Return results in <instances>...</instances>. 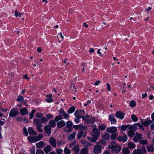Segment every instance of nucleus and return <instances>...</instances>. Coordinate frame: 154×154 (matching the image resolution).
Returning a JSON list of instances; mask_svg holds the SVG:
<instances>
[{"mask_svg":"<svg viewBox=\"0 0 154 154\" xmlns=\"http://www.w3.org/2000/svg\"><path fill=\"white\" fill-rule=\"evenodd\" d=\"M59 115L56 116L55 118V120L56 122H57L62 119H67L69 118V115L66 113L63 109H61L60 110L59 112Z\"/></svg>","mask_w":154,"mask_h":154,"instance_id":"obj_1","label":"nucleus"},{"mask_svg":"<svg viewBox=\"0 0 154 154\" xmlns=\"http://www.w3.org/2000/svg\"><path fill=\"white\" fill-rule=\"evenodd\" d=\"M108 148L110 149L112 151L116 153L119 152L122 149L121 147L118 145L115 141L111 142L108 146Z\"/></svg>","mask_w":154,"mask_h":154,"instance_id":"obj_2","label":"nucleus"},{"mask_svg":"<svg viewBox=\"0 0 154 154\" xmlns=\"http://www.w3.org/2000/svg\"><path fill=\"white\" fill-rule=\"evenodd\" d=\"M85 112L83 110L80 109L77 110L74 113V115L75 117H78L79 118H82L83 120H88V118L89 117V116H85Z\"/></svg>","mask_w":154,"mask_h":154,"instance_id":"obj_3","label":"nucleus"},{"mask_svg":"<svg viewBox=\"0 0 154 154\" xmlns=\"http://www.w3.org/2000/svg\"><path fill=\"white\" fill-rule=\"evenodd\" d=\"M146 152V148L143 146L141 149H135L133 151L132 154H145Z\"/></svg>","mask_w":154,"mask_h":154,"instance_id":"obj_4","label":"nucleus"},{"mask_svg":"<svg viewBox=\"0 0 154 154\" xmlns=\"http://www.w3.org/2000/svg\"><path fill=\"white\" fill-rule=\"evenodd\" d=\"M153 122V120L149 119L148 118L146 120L140 119V122L144 127H146Z\"/></svg>","mask_w":154,"mask_h":154,"instance_id":"obj_5","label":"nucleus"},{"mask_svg":"<svg viewBox=\"0 0 154 154\" xmlns=\"http://www.w3.org/2000/svg\"><path fill=\"white\" fill-rule=\"evenodd\" d=\"M143 139V135L142 134L136 132L133 138V140L135 142H137Z\"/></svg>","mask_w":154,"mask_h":154,"instance_id":"obj_6","label":"nucleus"},{"mask_svg":"<svg viewBox=\"0 0 154 154\" xmlns=\"http://www.w3.org/2000/svg\"><path fill=\"white\" fill-rule=\"evenodd\" d=\"M102 146L99 144L95 145L94 149L93 150V152L94 154H98L101 151Z\"/></svg>","mask_w":154,"mask_h":154,"instance_id":"obj_7","label":"nucleus"},{"mask_svg":"<svg viewBox=\"0 0 154 154\" xmlns=\"http://www.w3.org/2000/svg\"><path fill=\"white\" fill-rule=\"evenodd\" d=\"M19 114L17 109L15 108L12 109L9 113V116L11 117H14Z\"/></svg>","mask_w":154,"mask_h":154,"instance_id":"obj_8","label":"nucleus"},{"mask_svg":"<svg viewBox=\"0 0 154 154\" xmlns=\"http://www.w3.org/2000/svg\"><path fill=\"white\" fill-rule=\"evenodd\" d=\"M48 142L54 148L56 147V140L54 137H51L49 140Z\"/></svg>","mask_w":154,"mask_h":154,"instance_id":"obj_9","label":"nucleus"},{"mask_svg":"<svg viewBox=\"0 0 154 154\" xmlns=\"http://www.w3.org/2000/svg\"><path fill=\"white\" fill-rule=\"evenodd\" d=\"M73 127L74 128L75 130L79 129L81 130H84L86 131L87 130V128L86 126L80 125H73Z\"/></svg>","mask_w":154,"mask_h":154,"instance_id":"obj_10","label":"nucleus"},{"mask_svg":"<svg viewBox=\"0 0 154 154\" xmlns=\"http://www.w3.org/2000/svg\"><path fill=\"white\" fill-rule=\"evenodd\" d=\"M115 115L117 118L121 119H123L125 116V114L120 111L117 112Z\"/></svg>","mask_w":154,"mask_h":154,"instance_id":"obj_11","label":"nucleus"},{"mask_svg":"<svg viewBox=\"0 0 154 154\" xmlns=\"http://www.w3.org/2000/svg\"><path fill=\"white\" fill-rule=\"evenodd\" d=\"M117 128L115 127H109L106 130L107 132L112 134L116 132L117 131Z\"/></svg>","mask_w":154,"mask_h":154,"instance_id":"obj_12","label":"nucleus"},{"mask_svg":"<svg viewBox=\"0 0 154 154\" xmlns=\"http://www.w3.org/2000/svg\"><path fill=\"white\" fill-rule=\"evenodd\" d=\"M51 128L49 125H47L44 127V131L45 133L49 136L51 133Z\"/></svg>","mask_w":154,"mask_h":154,"instance_id":"obj_13","label":"nucleus"},{"mask_svg":"<svg viewBox=\"0 0 154 154\" xmlns=\"http://www.w3.org/2000/svg\"><path fill=\"white\" fill-rule=\"evenodd\" d=\"M117 139L119 142H125L127 140V137L126 135H124L123 137L120 136L117 138Z\"/></svg>","mask_w":154,"mask_h":154,"instance_id":"obj_14","label":"nucleus"},{"mask_svg":"<svg viewBox=\"0 0 154 154\" xmlns=\"http://www.w3.org/2000/svg\"><path fill=\"white\" fill-rule=\"evenodd\" d=\"M109 119L111 122V124H115L116 123V120L113 115H110L109 116Z\"/></svg>","mask_w":154,"mask_h":154,"instance_id":"obj_15","label":"nucleus"},{"mask_svg":"<svg viewBox=\"0 0 154 154\" xmlns=\"http://www.w3.org/2000/svg\"><path fill=\"white\" fill-rule=\"evenodd\" d=\"M81 143L83 145V146L85 147L84 148L87 149L89 146L91 145V143L85 140H81Z\"/></svg>","mask_w":154,"mask_h":154,"instance_id":"obj_16","label":"nucleus"},{"mask_svg":"<svg viewBox=\"0 0 154 154\" xmlns=\"http://www.w3.org/2000/svg\"><path fill=\"white\" fill-rule=\"evenodd\" d=\"M33 122L35 124H36V127L43 126V125L42 124V122L41 121L38 119H33Z\"/></svg>","mask_w":154,"mask_h":154,"instance_id":"obj_17","label":"nucleus"},{"mask_svg":"<svg viewBox=\"0 0 154 154\" xmlns=\"http://www.w3.org/2000/svg\"><path fill=\"white\" fill-rule=\"evenodd\" d=\"M57 125L58 128H61L65 126L66 123L64 121L61 120L60 122H57Z\"/></svg>","mask_w":154,"mask_h":154,"instance_id":"obj_18","label":"nucleus"},{"mask_svg":"<svg viewBox=\"0 0 154 154\" xmlns=\"http://www.w3.org/2000/svg\"><path fill=\"white\" fill-rule=\"evenodd\" d=\"M45 146V143L43 141H40L36 144V146L38 148H42Z\"/></svg>","mask_w":154,"mask_h":154,"instance_id":"obj_19","label":"nucleus"},{"mask_svg":"<svg viewBox=\"0 0 154 154\" xmlns=\"http://www.w3.org/2000/svg\"><path fill=\"white\" fill-rule=\"evenodd\" d=\"M28 112V110L26 108H23L20 110V112L21 115L23 116L26 115Z\"/></svg>","mask_w":154,"mask_h":154,"instance_id":"obj_20","label":"nucleus"},{"mask_svg":"<svg viewBox=\"0 0 154 154\" xmlns=\"http://www.w3.org/2000/svg\"><path fill=\"white\" fill-rule=\"evenodd\" d=\"M72 150L74 151L75 154H78L79 152V146L78 145H77L74 146L72 149Z\"/></svg>","mask_w":154,"mask_h":154,"instance_id":"obj_21","label":"nucleus"},{"mask_svg":"<svg viewBox=\"0 0 154 154\" xmlns=\"http://www.w3.org/2000/svg\"><path fill=\"white\" fill-rule=\"evenodd\" d=\"M84 134H85L84 135V137H85L86 134L85 132L84 131L80 130L78 133L77 135V137L78 139H80Z\"/></svg>","mask_w":154,"mask_h":154,"instance_id":"obj_22","label":"nucleus"},{"mask_svg":"<svg viewBox=\"0 0 154 154\" xmlns=\"http://www.w3.org/2000/svg\"><path fill=\"white\" fill-rule=\"evenodd\" d=\"M28 131L29 134L35 135L37 134L36 131H34L33 128L31 127H29L28 128Z\"/></svg>","mask_w":154,"mask_h":154,"instance_id":"obj_23","label":"nucleus"},{"mask_svg":"<svg viewBox=\"0 0 154 154\" xmlns=\"http://www.w3.org/2000/svg\"><path fill=\"white\" fill-rule=\"evenodd\" d=\"M110 135L108 133H105L102 135L103 138L105 140H108L110 138Z\"/></svg>","mask_w":154,"mask_h":154,"instance_id":"obj_24","label":"nucleus"},{"mask_svg":"<svg viewBox=\"0 0 154 154\" xmlns=\"http://www.w3.org/2000/svg\"><path fill=\"white\" fill-rule=\"evenodd\" d=\"M51 150V148L50 145H48L44 149V150L46 153H48Z\"/></svg>","mask_w":154,"mask_h":154,"instance_id":"obj_25","label":"nucleus"},{"mask_svg":"<svg viewBox=\"0 0 154 154\" xmlns=\"http://www.w3.org/2000/svg\"><path fill=\"white\" fill-rule=\"evenodd\" d=\"M52 94H50L49 95H47L46 97V100L48 103L51 102L52 101Z\"/></svg>","mask_w":154,"mask_h":154,"instance_id":"obj_26","label":"nucleus"},{"mask_svg":"<svg viewBox=\"0 0 154 154\" xmlns=\"http://www.w3.org/2000/svg\"><path fill=\"white\" fill-rule=\"evenodd\" d=\"M147 149L149 152H152L154 151V148L152 145H148L147 146Z\"/></svg>","mask_w":154,"mask_h":154,"instance_id":"obj_27","label":"nucleus"},{"mask_svg":"<svg viewBox=\"0 0 154 154\" xmlns=\"http://www.w3.org/2000/svg\"><path fill=\"white\" fill-rule=\"evenodd\" d=\"M24 100V98L21 95H19L17 98V100L20 103H22Z\"/></svg>","mask_w":154,"mask_h":154,"instance_id":"obj_28","label":"nucleus"},{"mask_svg":"<svg viewBox=\"0 0 154 154\" xmlns=\"http://www.w3.org/2000/svg\"><path fill=\"white\" fill-rule=\"evenodd\" d=\"M43 137V136L42 134H39L37 136L34 137L35 142L41 140Z\"/></svg>","mask_w":154,"mask_h":154,"instance_id":"obj_29","label":"nucleus"},{"mask_svg":"<svg viewBox=\"0 0 154 154\" xmlns=\"http://www.w3.org/2000/svg\"><path fill=\"white\" fill-rule=\"evenodd\" d=\"M88 140L90 141L94 142L96 141L98 139V138L97 136H94L93 137H88Z\"/></svg>","mask_w":154,"mask_h":154,"instance_id":"obj_30","label":"nucleus"},{"mask_svg":"<svg viewBox=\"0 0 154 154\" xmlns=\"http://www.w3.org/2000/svg\"><path fill=\"white\" fill-rule=\"evenodd\" d=\"M76 133V132H73L68 137V140H72L74 139L75 137V135Z\"/></svg>","mask_w":154,"mask_h":154,"instance_id":"obj_31","label":"nucleus"},{"mask_svg":"<svg viewBox=\"0 0 154 154\" xmlns=\"http://www.w3.org/2000/svg\"><path fill=\"white\" fill-rule=\"evenodd\" d=\"M122 152L123 154H129L130 151L127 147L123 148L122 150Z\"/></svg>","mask_w":154,"mask_h":154,"instance_id":"obj_32","label":"nucleus"},{"mask_svg":"<svg viewBox=\"0 0 154 154\" xmlns=\"http://www.w3.org/2000/svg\"><path fill=\"white\" fill-rule=\"evenodd\" d=\"M136 146V144L132 142H130L128 144V147L130 149H134Z\"/></svg>","mask_w":154,"mask_h":154,"instance_id":"obj_33","label":"nucleus"},{"mask_svg":"<svg viewBox=\"0 0 154 154\" xmlns=\"http://www.w3.org/2000/svg\"><path fill=\"white\" fill-rule=\"evenodd\" d=\"M66 127L72 129L73 125V123L70 121H67L66 122Z\"/></svg>","mask_w":154,"mask_h":154,"instance_id":"obj_34","label":"nucleus"},{"mask_svg":"<svg viewBox=\"0 0 154 154\" xmlns=\"http://www.w3.org/2000/svg\"><path fill=\"white\" fill-rule=\"evenodd\" d=\"M136 125H135V124L134 125L131 126L129 128V129L130 130H131L132 131H134H134H136L137 129V128L136 126Z\"/></svg>","mask_w":154,"mask_h":154,"instance_id":"obj_35","label":"nucleus"},{"mask_svg":"<svg viewBox=\"0 0 154 154\" xmlns=\"http://www.w3.org/2000/svg\"><path fill=\"white\" fill-rule=\"evenodd\" d=\"M93 133L95 135V136H97L100 135V133L99 130L97 129H93Z\"/></svg>","mask_w":154,"mask_h":154,"instance_id":"obj_36","label":"nucleus"},{"mask_svg":"<svg viewBox=\"0 0 154 154\" xmlns=\"http://www.w3.org/2000/svg\"><path fill=\"white\" fill-rule=\"evenodd\" d=\"M81 154H88V150L86 148H83L81 150Z\"/></svg>","mask_w":154,"mask_h":154,"instance_id":"obj_37","label":"nucleus"},{"mask_svg":"<svg viewBox=\"0 0 154 154\" xmlns=\"http://www.w3.org/2000/svg\"><path fill=\"white\" fill-rule=\"evenodd\" d=\"M134 134V131L130 130V131H128V135L129 137H131L133 136Z\"/></svg>","mask_w":154,"mask_h":154,"instance_id":"obj_38","label":"nucleus"},{"mask_svg":"<svg viewBox=\"0 0 154 154\" xmlns=\"http://www.w3.org/2000/svg\"><path fill=\"white\" fill-rule=\"evenodd\" d=\"M139 143L142 145H146L148 143L147 140H140L139 141Z\"/></svg>","mask_w":154,"mask_h":154,"instance_id":"obj_39","label":"nucleus"},{"mask_svg":"<svg viewBox=\"0 0 154 154\" xmlns=\"http://www.w3.org/2000/svg\"><path fill=\"white\" fill-rule=\"evenodd\" d=\"M136 102L134 100H131L129 103V105L131 107H134L136 105Z\"/></svg>","mask_w":154,"mask_h":154,"instance_id":"obj_40","label":"nucleus"},{"mask_svg":"<svg viewBox=\"0 0 154 154\" xmlns=\"http://www.w3.org/2000/svg\"><path fill=\"white\" fill-rule=\"evenodd\" d=\"M135 125H136L140 129L142 130L143 131L144 130L143 126L140 123H135Z\"/></svg>","mask_w":154,"mask_h":154,"instance_id":"obj_41","label":"nucleus"},{"mask_svg":"<svg viewBox=\"0 0 154 154\" xmlns=\"http://www.w3.org/2000/svg\"><path fill=\"white\" fill-rule=\"evenodd\" d=\"M131 118L134 122H136L138 120L137 117L135 115L133 114L132 115Z\"/></svg>","mask_w":154,"mask_h":154,"instance_id":"obj_42","label":"nucleus"},{"mask_svg":"<svg viewBox=\"0 0 154 154\" xmlns=\"http://www.w3.org/2000/svg\"><path fill=\"white\" fill-rule=\"evenodd\" d=\"M55 121H56L54 119V120H52L49 122V124H50L51 126L52 127H54L56 124Z\"/></svg>","mask_w":154,"mask_h":154,"instance_id":"obj_43","label":"nucleus"},{"mask_svg":"<svg viewBox=\"0 0 154 154\" xmlns=\"http://www.w3.org/2000/svg\"><path fill=\"white\" fill-rule=\"evenodd\" d=\"M75 108L74 106H72L70 109H69L68 112L69 113H71L73 112L75 110Z\"/></svg>","mask_w":154,"mask_h":154,"instance_id":"obj_44","label":"nucleus"},{"mask_svg":"<svg viewBox=\"0 0 154 154\" xmlns=\"http://www.w3.org/2000/svg\"><path fill=\"white\" fill-rule=\"evenodd\" d=\"M27 139L29 140V141L31 142H35L34 137H27Z\"/></svg>","mask_w":154,"mask_h":154,"instance_id":"obj_45","label":"nucleus"},{"mask_svg":"<svg viewBox=\"0 0 154 154\" xmlns=\"http://www.w3.org/2000/svg\"><path fill=\"white\" fill-rule=\"evenodd\" d=\"M130 125H124L121 126V129L122 131H125L126 130L128 127H129Z\"/></svg>","mask_w":154,"mask_h":154,"instance_id":"obj_46","label":"nucleus"},{"mask_svg":"<svg viewBox=\"0 0 154 154\" xmlns=\"http://www.w3.org/2000/svg\"><path fill=\"white\" fill-rule=\"evenodd\" d=\"M35 109L32 110L31 112L29 114V119H32L34 114L35 112Z\"/></svg>","mask_w":154,"mask_h":154,"instance_id":"obj_47","label":"nucleus"},{"mask_svg":"<svg viewBox=\"0 0 154 154\" xmlns=\"http://www.w3.org/2000/svg\"><path fill=\"white\" fill-rule=\"evenodd\" d=\"M64 152L65 154H70V149L67 148H66L64 150Z\"/></svg>","mask_w":154,"mask_h":154,"instance_id":"obj_48","label":"nucleus"},{"mask_svg":"<svg viewBox=\"0 0 154 154\" xmlns=\"http://www.w3.org/2000/svg\"><path fill=\"white\" fill-rule=\"evenodd\" d=\"M118 136V134L116 133L112 134L111 136V139L112 140H115Z\"/></svg>","mask_w":154,"mask_h":154,"instance_id":"obj_49","label":"nucleus"},{"mask_svg":"<svg viewBox=\"0 0 154 154\" xmlns=\"http://www.w3.org/2000/svg\"><path fill=\"white\" fill-rule=\"evenodd\" d=\"M89 117L88 118V120H86L89 123H92L95 121V119L94 117H91L90 119H88Z\"/></svg>","mask_w":154,"mask_h":154,"instance_id":"obj_50","label":"nucleus"},{"mask_svg":"<svg viewBox=\"0 0 154 154\" xmlns=\"http://www.w3.org/2000/svg\"><path fill=\"white\" fill-rule=\"evenodd\" d=\"M106 128V126L105 125H100L98 128L100 130L103 131Z\"/></svg>","mask_w":154,"mask_h":154,"instance_id":"obj_51","label":"nucleus"},{"mask_svg":"<svg viewBox=\"0 0 154 154\" xmlns=\"http://www.w3.org/2000/svg\"><path fill=\"white\" fill-rule=\"evenodd\" d=\"M36 154H44L43 151L41 149H38L36 151Z\"/></svg>","mask_w":154,"mask_h":154,"instance_id":"obj_52","label":"nucleus"},{"mask_svg":"<svg viewBox=\"0 0 154 154\" xmlns=\"http://www.w3.org/2000/svg\"><path fill=\"white\" fill-rule=\"evenodd\" d=\"M56 151L57 154H62L63 151L62 149H58L56 150Z\"/></svg>","mask_w":154,"mask_h":154,"instance_id":"obj_53","label":"nucleus"},{"mask_svg":"<svg viewBox=\"0 0 154 154\" xmlns=\"http://www.w3.org/2000/svg\"><path fill=\"white\" fill-rule=\"evenodd\" d=\"M23 134L26 136H27L28 135V133L26 128L25 127L23 128Z\"/></svg>","mask_w":154,"mask_h":154,"instance_id":"obj_54","label":"nucleus"},{"mask_svg":"<svg viewBox=\"0 0 154 154\" xmlns=\"http://www.w3.org/2000/svg\"><path fill=\"white\" fill-rule=\"evenodd\" d=\"M30 151L31 154H35V147H32L30 149Z\"/></svg>","mask_w":154,"mask_h":154,"instance_id":"obj_55","label":"nucleus"},{"mask_svg":"<svg viewBox=\"0 0 154 154\" xmlns=\"http://www.w3.org/2000/svg\"><path fill=\"white\" fill-rule=\"evenodd\" d=\"M15 15L16 17H21V13L17 12V11L15 12Z\"/></svg>","mask_w":154,"mask_h":154,"instance_id":"obj_56","label":"nucleus"},{"mask_svg":"<svg viewBox=\"0 0 154 154\" xmlns=\"http://www.w3.org/2000/svg\"><path fill=\"white\" fill-rule=\"evenodd\" d=\"M64 130L65 131L67 132H69L72 130L71 128H68L66 126L64 128Z\"/></svg>","mask_w":154,"mask_h":154,"instance_id":"obj_57","label":"nucleus"},{"mask_svg":"<svg viewBox=\"0 0 154 154\" xmlns=\"http://www.w3.org/2000/svg\"><path fill=\"white\" fill-rule=\"evenodd\" d=\"M106 142L103 140H101L99 142L97 143V144H101L102 145L105 144Z\"/></svg>","mask_w":154,"mask_h":154,"instance_id":"obj_58","label":"nucleus"},{"mask_svg":"<svg viewBox=\"0 0 154 154\" xmlns=\"http://www.w3.org/2000/svg\"><path fill=\"white\" fill-rule=\"evenodd\" d=\"M43 126H40V127H36V128L37 130L40 132H42L43 131V129L41 128Z\"/></svg>","mask_w":154,"mask_h":154,"instance_id":"obj_59","label":"nucleus"},{"mask_svg":"<svg viewBox=\"0 0 154 154\" xmlns=\"http://www.w3.org/2000/svg\"><path fill=\"white\" fill-rule=\"evenodd\" d=\"M43 116V114L38 113L35 114V116L38 118H41Z\"/></svg>","mask_w":154,"mask_h":154,"instance_id":"obj_60","label":"nucleus"},{"mask_svg":"<svg viewBox=\"0 0 154 154\" xmlns=\"http://www.w3.org/2000/svg\"><path fill=\"white\" fill-rule=\"evenodd\" d=\"M41 120L42 121V122H44L48 121L47 119L44 117H42Z\"/></svg>","mask_w":154,"mask_h":154,"instance_id":"obj_61","label":"nucleus"},{"mask_svg":"<svg viewBox=\"0 0 154 154\" xmlns=\"http://www.w3.org/2000/svg\"><path fill=\"white\" fill-rule=\"evenodd\" d=\"M57 144L59 146H61L62 144V142L61 140H58L57 142H56Z\"/></svg>","mask_w":154,"mask_h":154,"instance_id":"obj_62","label":"nucleus"},{"mask_svg":"<svg viewBox=\"0 0 154 154\" xmlns=\"http://www.w3.org/2000/svg\"><path fill=\"white\" fill-rule=\"evenodd\" d=\"M81 118H79L78 117H76L74 119V121L76 123H78L79 122V119Z\"/></svg>","mask_w":154,"mask_h":154,"instance_id":"obj_63","label":"nucleus"},{"mask_svg":"<svg viewBox=\"0 0 154 154\" xmlns=\"http://www.w3.org/2000/svg\"><path fill=\"white\" fill-rule=\"evenodd\" d=\"M0 110L3 112H5L7 111L8 109H4L2 108H0Z\"/></svg>","mask_w":154,"mask_h":154,"instance_id":"obj_64","label":"nucleus"}]
</instances>
